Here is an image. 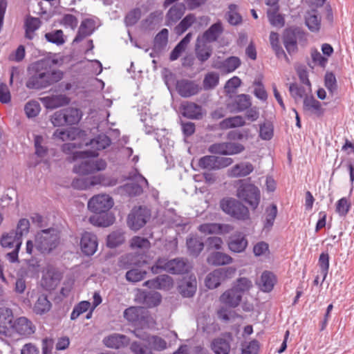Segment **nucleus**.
<instances>
[{"label": "nucleus", "instance_id": "1", "mask_svg": "<svg viewBox=\"0 0 354 354\" xmlns=\"http://www.w3.org/2000/svg\"><path fill=\"white\" fill-rule=\"evenodd\" d=\"M50 62L46 59L39 60L28 68L29 78L26 83L30 89L46 88L61 80L63 73L59 70L49 71Z\"/></svg>", "mask_w": 354, "mask_h": 354}, {"label": "nucleus", "instance_id": "2", "mask_svg": "<svg viewBox=\"0 0 354 354\" xmlns=\"http://www.w3.org/2000/svg\"><path fill=\"white\" fill-rule=\"evenodd\" d=\"M60 236L57 230L48 228L38 232L35 235V248L43 254L54 251L59 244Z\"/></svg>", "mask_w": 354, "mask_h": 354}, {"label": "nucleus", "instance_id": "3", "mask_svg": "<svg viewBox=\"0 0 354 354\" xmlns=\"http://www.w3.org/2000/svg\"><path fill=\"white\" fill-rule=\"evenodd\" d=\"M191 266L187 259L176 258L171 260L158 259L151 270L154 274L163 270L172 274H181L189 272Z\"/></svg>", "mask_w": 354, "mask_h": 354}, {"label": "nucleus", "instance_id": "4", "mask_svg": "<svg viewBox=\"0 0 354 354\" xmlns=\"http://www.w3.org/2000/svg\"><path fill=\"white\" fill-rule=\"evenodd\" d=\"M0 243L1 246L8 250L6 257L11 263L18 261V253L22 243V239L14 233V230L3 234L1 238Z\"/></svg>", "mask_w": 354, "mask_h": 354}, {"label": "nucleus", "instance_id": "5", "mask_svg": "<svg viewBox=\"0 0 354 354\" xmlns=\"http://www.w3.org/2000/svg\"><path fill=\"white\" fill-rule=\"evenodd\" d=\"M241 184L239 186L236 191L237 197L247 203L253 209H256L260 202V191L255 185L240 182Z\"/></svg>", "mask_w": 354, "mask_h": 354}, {"label": "nucleus", "instance_id": "6", "mask_svg": "<svg viewBox=\"0 0 354 354\" xmlns=\"http://www.w3.org/2000/svg\"><path fill=\"white\" fill-rule=\"evenodd\" d=\"M221 207L223 212L236 219L245 221L250 218L248 207L235 199H223Z\"/></svg>", "mask_w": 354, "mask_h": 354}, {"label": "nucleus", "instance_id": "7", "mask_svg": "<svg viewBox=\"0 0 354 354\" xmlns=\"http://www.w3.org/2000/svg\"><path fill=\"white\" fill-rule=\"evenodd\" d=\"M82 160L75 165L73 171L80 175H87L97 171L104 170L106 167V163L104 160L97 159L93 160L90 158H84Z\"/></svg>", "mask_w": 354, "mask_h": 354}, {"label": "nucleus", "instance_id": "8", "mask_svg": "<svg viewBox=\"0 0 354 354\" xmlns=\"http://www.w3.org/2000/svg\"><path fill=\"white\" fill-rule=\"evenodd\" d=\"M150 216V212L147 208L134 207L128 216V225L133 230H138L146 224Z\"/></svg>", "mask_w": 354, "mask_h": 354}, {"label": "nucleus", "instance_id": "9", "mask_svg": "<svg viewBox=\"0 0 354 354\" xmlns=\"http://www.w3.org/2000/svg\"><path fill=\"white\" fill-rule=\"evenodd\" d=\"M131 181L120 187V192L125 193L129 196L140 195L143 190V187L148 185L147 180L141 174L135 172L130 176Z\"/></svg>", "mask_w": 354, "mask_h": 354}, {"label": "nucleus", "instance_id": "10", "mask_svg": "<svg viewBox=\"0 0 354 354\" xmlns=\"http://www.w3.org/2000/svg\"><path fill=\"white\" fill-rule=\"evenodd\" d=\"M113 205V200L107 194L94 196L88 203V209L95 213L107 212Z\"/></svg>", "mask_w": 354, "mask_h": 354}, {"label": "nucleus", "instance_id": "11", "mask_svg": "<svg viewBox=\"0 0 354 354\" xmlns=\"http://www.w3.org/2000/svg\"><path fill=\"white\" fill-rule=\"evenodd\" d=\"M244 147L240 143L235 142H219L214 143L209 147L208 151L211 153L221 155H234L242 152Z\"/></svg>", "mask_w": 354, "mask_h": 354}, {"label": "nucleus", "instance_id": "12", "mask_svg": "<svg viewBox=\"0 0 354 354\" xmlns=\"http://www.w3.org/2000/svg\"><path fill=\"white\" fill-rule=\"evenodd\" d=\"M110 138L104 134L99 135L95 138L85 143L87 149L85 150V154L90 156H97L99 151H102L111 145Z\"/></svg>", "mask_w": 354, "mask_h": 354}, {"label": "nucleus", "instance_id": "13", "mask_svg": "<svg viewBox=\"0 0 354 354\" xmlns=\"http://www.w3.org/2000/svg\"><path fill=\"white\" fill-rule=\"evenodd\" d=\"M35 330L36 327L30 320L25 317H20L14 320L11 334L16 333L21 337H28L35 333Z\"/></svg>", "mask_w": 354, "mask_h": 354}, {"label": "nucleus", "instance_id": "14", "mask_svg": "<svg viewBox=\"0 0 354 354\" xmlns=\"http://www.w3.org/2000/svg\"><path fill=\"white\" fill-rule=\"evenodd\" d=\"M98 246L96 235L93 233L85 232L82 234L80 240L82 252L86 256H91L95 253Z\"/></svg>", "mask_w": 354, "mask_h": 354}, {"label": "nucleus", "instance_id": "15", "mask_svg": "<svg viewBox=\"0 0 354 354\" xmlns=\"http://www.w3.org/2000/svg\"><path fill=\"white\" fill-rule=\"evenodd\" d=\"M124 317L135 325H142L147 318V311L143 307L131 306L124 310Z\"/></svg>", "mask_w": 354, "mask_h": 354}, {"label": "nucleus", "instance_id": "16", "mask_svg": "<svg viewBox=\"0 0 354 354\" xmlns=\"http://www.w3.org/2000/svg\"><path fill=\"white\" fill-rule=\"evenodd\" d=\"M13 322L12 310L6 307L0 308V334L10 336Z\"/></svg>", "mask_w": 354, "mask_h": 354}, {"label": "nucleus", "instance_id": "17", "mask_svg": "<svg viewBox=\"0 0 354 354\" xmlns=\"http://www.w3.org/2000/svg\"><path fill=\"white\" fill-rule=\"evenodd\" d=\"M201 88L194 81L180 80L177 81L176 90L178 94L183 97H189L196 95Z\"/></svg>", "mask_w": 354, "mask_h": 354}, {"label": "nucleus", "instance_id": "18", "mask_svg": "<svg viewBox=\"0 0 354 354\" xmlns=\"http://www.w3.org/2000/svg\"><path fill=\"white\" fill-rule=\"evenodd\" d=\"M303 108L306 113L317 118L322 117L325 112V109L322 106V103L312 95L305 96Z\"/></svg>", "mask_w": 354, "mask_h": 354}, {"label": "nucleus", "instance_id": "19", "mask_svg": "<svg viewBox=\"0 0 354 354\" xmlns=\"http://www.w3.org/2000/svg\"><path fill=\"white\" fill-rule=\"evenodd\" d=\"M241 59L238 57L231 56L223 61H214L212 67L227 74L234 72L241 66Z\"/></svg>", "mask_w": 354, "mask_h": 354}, {"label": "nucleus", "instance_id": "20", "mask_svg": "<svg viewBox=\"0 0 354 354\" xmlns=\"http://www.w3.org/2000/svg\"><path fill=\"white\" fill-rule=\"evenodd\" d=\"M144 286L151 289L169 290L173 288L174 281L170 276L162 274L153 279L145 281Z\"/></svg>", "mask_w": 354, "mask_h": 354}, {"label": "nucleus", "instance_id": "21", "mask_svg": "<svg viewBox=\"0 0 354 354\" xmlns=\"http://www.w3.org/2000/svg\"><path fill=\"white\" fill-rule=\"evenodd\" d=\"M96 26V21L94 19L88 18L84 19L81 22L77 35L73 39V43H78L85 37L91 35L95 31Z\"/></svg>", "mask_w": 354, "mask_h": 354}, {"label": "nucleus", "instance_id": "22", "mask_svg": "<svg viewBox=\"0 0 354 354\" xmlns=\"http://www.w3.org/2000/svg\"><path fill=\"white\" fill-rule=\"evenodd\" d=\"M242 298L236 289L232 287L220 296L219 301L225 306L234 308L240 304Z\"/></svg>", "mask_w": 354, "mask_h": 354}, {"label": "nucleus", "instance_id": "23", "mask_svg": "<svg viewBox=\"0 0 354 354\" xmlns=\"http://www.w3.org/2000/svg\"><path fill=\"white\" fill-rule=\"evenodd\" d=\"M181 112L183 116L195 120L201 119L205 114L201 106L191 102H185L181 104Z\"/></svg>", "mask_w": 354, "mask_h": 354}, {"label": "nucleus", "instance_id": "24", "mask_svg": "<svg viewBox=\"0 0 354 354\" xmlns=\"http://www.w3.org/2000/svg\"><path fill=\"white\" fill-rule=\"evenodd\" d=\"M46 109H53L65 106L70 102V99L66 95H56L40 98Z\"/></svg>", "mask_w": 354, "mask_h": 354}, {"label": "nucleus", "instance_id": "25", "mask_svg": "<svg viewBox=\"0 0 354 354\" xmlns=\"http://www.w3.org/2000/svg\"><path fill=\"white\" fill-rule=\"evenodd\" d=\"M104 344L111 348H120L129 343V339L124 335L113 333L103 339Z\"/></svg>", "mask_w": 354, "mask_h": 354}, {"label": "nucleus", "instance_id": "26", "mask_svg": "<svg viewBox=\"0 0 354 354\" xmlns=\"http://www.w3.org/2000/svg\"><path fill=\"white\" fill-rule=\"evenodd\" d=\"M197 288V281L194 276H189L185 278L178 286L180 293L184 297H192L194 296Z\"/></svg>", "mask_w": 354, "mask_h": 354}, {"label": "nucleus", "instance_id": "27", "mask_svg": "<svg viewBox=\"0 0 354 354\" xmlns=\"http://www.w3.org/2000/svg\"><path fill=\"white\" fill-rule=\"evenodd\" d=\"M254 170L253 165L249 162H242L235 165L227 170V176L232 178L244 177Z\"/></svg>", "mask_w": 354, "mask_h": 354}, {"label": "nucleus", "instance_id": "28", "mask_svg": "<svg viewBox=\"0 0 354 354\" xmlns=\"http://www.w3.org/2000/svg\"><path fill=\"white\" fill-rule=\"evenodd\" d=\"M226 275V271L224 269H216L209 273L205 278V286L209 289H214L218 287L221 281Z\"/></svg>", "mask_w": 354, "mask_h": 354}, {"label": "nucleus", "instance_id": "29", "mask_svg": "<svg viewBox=\"0 0 354 354\" xmlns=\"http://www.w3.org/2000/svg\"><path fill=\"white\" fill-rule=\"evenodd\" d=\"M198 230L205 234H225L232 230V227L225 224L205 223L198 227Z\"/></svg>", "mask_w": 354, "mask_h": 354}, {"label": "nucleus", "instance_id": "30", "mask_svg": "<svg viewBox=\"0 0 354 354\" xmlns=\"http://www.w3.org/2000/svg\"><path fill=\"white\" fill-rule=\"evenodd\" d=\"M276 282V277L272 272L264 271L261 274L258 286L263 292H269L273 289Z\"/></svg>", "mask_w": 354, "mask_h": 354}, {"label": "nucleus", "instance_id": "31", "mask_svg": "<svg viewBox=\"0 0 354 354\" xmlns=\"http://www.w3.org/2000/svg\"><path fill=\"white\" fill-rule=\"evenodd\" d=\"M89 222L95 226L108 227L114 222V217L111 214L108 212L95 213L90 216Z\"/></svg>", "mask_w": 354, "mask_h": 354}, {"label": "nucleus", "instance_id": "32", "mask_svg": "<svg viewBox=\"0 0 354 354\" xmlns=\"http://www.w3.org/2000/svg\"><path fill=\"white\" fill-rule=\"evenodd\" d=\"M102 181V178L101 176L90 178H78L73 180L72 185L74 188L78 189H86L91 186L101 184Z\"/></svg>", "mask_w": 354, "mask_h": 354}, {"label": "nucleus", "instance_id": "33", "mask_svg": "<svg viewBox=\"0 0 354 354\" xmlns=\"http://www.w3.org/2000/svg\"><path fill=\"white\" fill-rule=\"evenodd\" d=\"M248 245V241L241 233L232 235L228 242L229 249L234 252H241Z\"/></svg>", "mask_w": 354, "mask_h": 354}, {"label": "nucleus", "instance_id": "34", "mask_svg": "<svg viewBox=\"0 0 354 354\" xmlns=\"http://www.w3.org/2000/svg\"><path fill=\"white\" fill-rule=\"evenodd\" d=\"M207 261L210 265L219 266L230 264L232 263L233 259L225 253L214 252L208 256Z\"/></svg>", "mask_w": 354, "mask_h": 354}, {"label": "nucleus", "instance_id": "35", "mask_svg": "<svg viewBox=\"0 0 354 354\" xmlns=\"http://www.w3.org/2000/svg\"><path fill=\"white\" fill-rule=\"evenodd\" d=\"M52 304L48 300L47 296L44 294H41L37 296V298L33 305V312L37 315H44L48 313L51 308Z\"/></svg>", "mask_w": 354, "mask_h": 354}, {"label": "nucleus", "instance_id": "36", "mask_svg": "<svg viewBox=\"0 0 354 354\" xmlns=\"http://www.w3.org/2000/svg\"><path fill=\"white\" fill-rule=\"evenodd\" d=\"M251 105V97L249 95L240 94L234 97L231 106L234 112H242L250 108Z\"/></svg>", "mask_w": 354, "mask_h": 354}, {"label": "nucleus", "instance_id": "37", "mask_svg": "<svg viewBox=\"0 0 354 354\" xmlns=\"http://www.w3.org/2000/svg\"><path fill=\"white\" fill-rule=\"evenodd\" d=\"M212 53V47L198 37L196 45V55L198 60L201 62L207 61Z\"/></svg>", "mask_w": 354, "mask_h": 354}, {"label": "nucleus", "instance_id": "38", "mask_svg": "<svg viewBox=\"0 0 354 354\" xmlns=\"http://www.w3.org/2000/svg\"><path fill=\"white\" fill-rule=\"evenodd\" d=\"M186 243L189 254L194 257H197L204 248L202 239L197 236H189Z\"/></svg>", "mask_w": 354, "mask_h": 354}, {"label": "nucleus", "instance_id": "39", "mask_svg": "<svg viewBox=\"0 0 354 354\" xmlns=\"http://www.w3.org/2000/svg\"><path fill=\"white\" fill-rule=\"evenodd\" d=\"M230 336L218 337L212 343V349L216 354H228L230 351Z\"/></svg>", "mask_w": 354, "mask_h": 354}, {"label": "nucleus", "instance_id": "40", "mask_svg": "<svg viewBox=\"0 0 354 354\" xmlns=\"http://www.w3.org/2000/svg\"><path fill=\"white\" fill-rule=\"evenodd\" d=\"M185 7L183 4H176L167 13V25L171 26L178 21L183 15Z\"/></svg>", "mask_w": 354, "mask_h": 354}, {"label": "nucleus", "instance_id": "41", "mask_svg": "<svg viewBox=\"0 0 354 354\" xmlns=\"http://www.w3.org/2000/svg\"><path fill=\"white\" fill-rule=\"evenodd\" d=\"M223 32V27L221 22L212 25L203 35L202 39L204 41L212 42L216 41Z\"/></svg>", "mask_w": 354, "mask_h": 354}, {"label": "nucleus", "instance_id": "42", "mask_svg": "<svg viewBox=\"0 0 354 354\" xmlns=\"http://www.w3.org/2000/svg\"><path fill=\"white\" fill-rule=\"evenodd\" d=\"M41 21L39 18L28 17L25 21L26 38L32 40L35 37V32L39 29Z\"/></svg>", "mask_w": 354, "mask_h": 354}, {"label": "nucleus", "instance_id": "43", "mask_svg": "<svg viewBox=\"0 0 354 354\" xmlns=\"http://www.w3.org/2000/svg\"><path fill=\"white\" fill-rule=\"evenodd\" d=\"M283 44L286 50L289 53H294L297 50V38L295 30L292 29L286 30L283 35Z\"/></svg>", "mask_w": 354, "mask_h": 354}, {"label": "nucleus", "instance_id": "44", "mask_svg": "<svg viewBox=\"0 0 354 354\" xmlns=\"http://www.w3.org/2000/svg\"><path fill=\"white\" fill-rule=\"evenodd\" d=\"M245 123L246 122L243 117L241 115H236L224 119L220 122L219 126L221 129H228L243 127Z\"/></svg>", "mask_w": 354, "mask_h": 354}, {"label": "nucleus", "instance_id": "45", "mask_svg": "<svg viewBox=\"0 0 354 354\" xmlns=\"http://www.w3.org/2000/svg\"><path fill=\"white\" fill-rule=\"evenodd\" d=\"M66 124L72 125L77 124L82 118V112L80 109L73 107L63 109Z\"/></svg>", "mask_w": 354, "mask_h": 354}, {"label": "nucleus", "instance_id": "46", "mask_svg": "<svg viewBox=\"0 0 354 354\" xmlns=\"http://www.w3.org/2000/svg\"><path fill=\"white\" fill-rule=\"evenodd\" d=\"M305 21L310 31L317 32L319 30L321 27V17L316 13V11L313 10L308 12L306 15Z\"/></svg>", "mask_w": 354, "mask_h": 354}, {"label": "nucleus", "instance_id": "47", "mask_svg": "<svg viewBox=\"0 0 354 354\" xmlns=\"http://www.w3.org/2000/svg\"><path fill=\"white\" fill-rule=\"evenodd\" d=\"M136 336L139 338H141V337L138 335H136ZM142 339L146 340L150 346L151 348L156 351H162L167 348V344L166 341L159 336L151 335L148 337L147 339H145L144 337H142Z\"/></svg>", "mask_w": 354, "mask_h": 354}, {"label": "nucleus", "instance_id": "48", "mask_svg": "<svg viewBox=\"0 0 354 354\" xmlns=\"http://www.w3.org/2000/svg\"><path fill=\"white\" fill-rule=\"evenodd\" d=\"M277 214V206L274 204L266 209L265 219L263 221V230L270 231L272 227Z\"/></svg>", "mask_w": 354, "mask_h": 354}, {"label": "nucleus", "instance_id": "49", "mask_svg": "<svg viewBox=\"0 0 354 354\" xmlns=\"http://www.w3.org/2000/svg\"><path fill=\"white\" fill-rule=\"evenodd\" d=\"M77 134L75 129H57L53 134V138L60 141L75 140Z\"/></svg>", "mask_w": 354, "mask_h": 354}, {"label": "nucleus", "instance_id": "50", "mask_svg": "<svg viewBox=\"0 0 354 354\" xmlns=\"http://www.w3.org/2000/svg\"><path fill=\"white\" fill-rule=\"evenodd\" d=\"M252 287V281L246 277L239 278L232 286L242 297L249 292Z\"/></svg>", "mask_w": 354, "mask_h": 354}, {"label": "nucleus", "instance_id": "51", "mask_svg": "<svg viewBox=\"0 0 354 354\" xmlns=\"http://www.w3.org/2000/svg\"><path fill=\"white\" fill-rule=\"evenodd\" d=\"M169 31L167 28H163L158 32L154 38V50L160 51L164 49L168 43Z\"/></svg>", "mask_w": 354, "mask_h": 354}, {"label": "nucleus", "instance_id": "52", "mask_svg": "<svg viewBox=\"0 0 354 354\" xmlns=\"http://www.w3.org/2000/svg\"><path fill=\"white\" fill-rule=\"evenodd\" d=\"M270 45L274 51L277 57L279 59L286 58L287 56L279 43V36L277 33L271 32L270 35Z\"/></svg>", "mask_w": 354, "mask_h": 354}, {"label": "nucleus", "instance_id": "53", "mask_svg": "<svg viewBox=\"0 0 354 354\" xmlns=\"http://www.w3.org/2000/svg\"><path fill=\"white\" fill-rule=\"evenodd\" d=\"M124 241V236L122 232L118 230L113 232L107 236L106 245L109 248H113Z\"/></svg>", "mask_w": 354, "mask_h": 354}, {"label": "nucleus", "instance_id": "54", "mask_svg": "<svg viewBox=\"0 0 354 354\" xmlns=\"http://www.w3.org/2000/svg\"><path fill=\"white\" fill-rule=\"evenodd\" d=\"M219 82V75L215 72H210L205 75L203 80L205 90L212 89L216 87Z\"/></svg>", "mask_w": 354, "mask_h": 354}, {"label": "nucleus", "instance_id": "55", "mask_svg": "<svg viewBox=\"0 0 354 354\" xmlns=\"http://www.w3.org/2000/svg\"><path fill=\"white\" fill-rule=\"evenodd\" d=\"M198 166L204 169H216V156H205L198 160Z\"/></svg>", "mask_w": 354, "mask_h": 354}, {"label": "nucleus", "instance_id": "56", "mask_svg": "<svg viewBox=\"0 0 354 354\" xmlns=\"http://www.w3.org/2000/svg\"><path fill=\"white\" fill-rule=\"evenodd\" d=\"M150 247V243L147 239L140 236H134L131 240V248L133 250L145 251Z\"/></svg>", "mask_w": 354, "mask_h": 354}, {"label": "nucleus", "instance_id": "57", "mask_svg": "<svg viewBox=\"0 0 354 354\" xmlns=\"http://www.w3.org/2000/svg\"><path fill=\"white\" fill-rule=\"evenodd\" d=\"M278 10H271L268 9L267 11L268 17L270 23L276 27H282L284 25V18L283 16L278 13Z\"/></svg>", "mask_w": 354, "mask_h": 354}, {"label": "nucleus", "instance_id": "58", "mask_svg": "<svg viewBox=\"0 0 354 354\" xmlns=\"http://www.w3.org/2000/svg\"><path fill=\"white\" fill-rule=\"evenodd\" d=\"M228 21L230 24L236 26L241 23L242 17L238 12V6L230 4L228 6Z\"/></svg>", "mask_w": 354, "mask_h": 354}, {"label": "nucleus", "instance_id": "59", "mask_svg": "<svg viewBox=\"0 0 354 354\" xmlns=\"http://www.w3.org/2000/svg\"><path fill=\"white\" fill-rule=\"evenodd\" d=\"M351 207V204L349 200L343 197L337 201L335 211L340 216H345L348 213Z\"/></svg>", "mask_w": 354, "mask_h": 354}, {"label": "nucleus", "instance_id": "60", "mask_svg": "<svg viewBox=\"0 0 354 354\" xmlns=\"http://www.w3.org/2000/svg\"><path fill=\"white\" fill-rule=\"evenodd\" d=\"M274 134V127L272 123L266 122L260 125L259 136L262 140H270Z\"/></svg>", "mask_w": 354, "mask_h": 354}, {"label": "nucleus", "instance_id": "61", "mask_svg": "<svg viewBox=\"0 0 354 354\" xmlns=\"http://www.w3.org/2000/svg\"><path fill=\"white\" fill-rule=\"evenodd\" d=\"M196 18L192 14L187 15L175 28L176 34L181 35L194 22Z\"/></svg>", "mask_w": 354, "mask_h": 354}, {"label": "nucleus", "instance_id": "62", "mask_svg": "<svg viewBox=\"0 0 354 354\" xmlns=\"http://www.w3.org/2000/svg\"><path fill=\"white\" fill-rule=\"evenodd\" d=\"M319 266L320 268V275L322 277V281L323 282L327 277L329 268V257L327 253H322L320 254Z\"/></svg>", "mask_w": 354, "mask_h": 354}, {"label": "nucleus", "instance_id": "63", "mask_svg": "<svg viewBox=\"0 0 354 354\" xmlns=\"http://www.w3.org/2000/svg\"><path fill=\"white\" fill-rule=\"evenodd\" d=\"M45 38L49 42L57 45H62L64 43L63 32L61 30H57L45 34Z\"/></svg>", "mask_w": 354, "mask_h": 354}, {"label": "nucleus", "instance_id": "64", "mask_svg": "<svg viewBox=\"0 0 354 354\" xmlns=\"http://www.w3.org/2000/svg\"><path fill=\"white\" fill-rule=\"evenodd\" d=\"M90 307L91 303L89 301H82L80 302L73 308V310L71 314V319L72 320L76 319L80 315L86 312Z\"/></svg>", "mask_w": 354, "mask_h": 354}]
</instances>
